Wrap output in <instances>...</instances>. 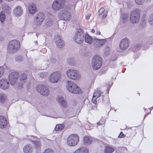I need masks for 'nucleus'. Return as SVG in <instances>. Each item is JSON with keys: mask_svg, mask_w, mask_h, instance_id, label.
Here are the masks:
<instances>
[{"mask_svg": "<svg viewBox=\"0 0 153 153\" xmlns=\"http://www.w3.org/2000/svg\"><path fill=\"white\" fill-rule=\"evenodd\" d=\"M2 0H0V3H1L2 2Z\"/></svg>", "mask_w": 153, "mask_h": 153, "instance_id": "680f3d73", "label": "nucleus"}, {"mask_svg": "<svg viewBox=\"0 0 153 153\" xmlns=\"http://www.w3.org/2000/svg\"><path fill=\"white\" fill-rule=\"evenodd\" d=\"M96 34H99V35H100V31H98V32H97V33H96Z\"/></svg>", "mask_w": 153, "mask_h": 153, "instance_id": "052dcab7", "label": "nucleus"}, {"mask_svg": "<svg viewBox=\"0 0 153 153\" xmlns=\"http://www.w3.org/2000/svg\"><path fill=\"white\" fill-rule=\"evenodd\" d=\"M104 100V97H103L102 98V102H105V101Z\"/></svg>", "mask_w": 153, "mask_h": 153, "instance_id": "4d7b16f0", "label": "nucleus"}, {"mask_svg": "<svg viewBox=\"0 0 153 153\" xmlns=\"http://www.w3.org/2000/svg\"><path fill=\"white\" fill-rule=\"evenodd\" d=\"M36 88L37 91L43 95L47 96L49 93L48 88L42 84L37 85Z\"/></svg>", "mask_w": 153, "mask_h": 153, "instance_id": "6e6552de", "label": "nucleus"}, {"mask_svg": "<svg viewBox=\"0 0 153 153\" xmlns=\"http://www.w3.org/2000/svg\"><path fill=\"white\" fill-rule=\"evenodd\" d=\"M13 12L15 16H20L23 13L22 7L20 6H17L14 9Z\"/></svg>", "mask_w": 153, "mask_h": 153, "instance_id": "dca6fc26", "label": "nucleus"}, {"mask_svg": "<svg viewBox=\"0 0 153 153\" xmlns=\"http://www.w3.org/2000/svg\"><path fill=\"white\" fill-rule=\"evenodd\" d=\"M29 12L33 14L37 10L36 5L34 3H32L30 6L28 8Z\"/></svg>", "mask_w": 153, "mask_h": 153, "instance_id": "5701e85b", "label": "nucleus"}, {"mask_svg": "<svg viewBox=\"0 0 153 153\" xmlns=\"http://www.w3.org/2000/svg\"><path fill=\"white\" fill-rule=\"evenodd\" d=\"M90 14H89V15L88 16H86L85 17H86V19L87 20H88L89 19V18H90Z\"/></svg>", "mask_w": 153, "mask_h": 153, "instance_id": "6e6d98bb", "label": "nucleus"}, {"mask_svg": "<svg viewBox=\"0 0 153 153\" xmlns=\"http://www.w3.org/2000/svg\"><path fill=\"white\" fill-rule=\"evenodd\" d=\"M117 59V57L115 55H114L111 58V60L112 61H114Z\"/></svg>", "mask_w": 153, "mask_h": 153, "instance_id": "8fccbe9b", "label": "nucleus"}, {"mask_svg": "<svg viewBox=\"0 0 153 153\" xmlns=\"http://www.w3.org/2000/svg\"><path fill=\"white\" fill-rule=\"evenodd\" d=\"M125 136V135H124L123 134V132L122 131L120 133L118 137L120 138H122L124 137Z\"/></svg>", "mask_w": 153, "mask_h": 153, "instance_id": "3c124183", "label": "nucleus"}, {"mask_svg": "<svg viewBox=\"0 0 153 153\" xmlns=\"http://www.w3.org/2000/svg\"><path fill=\"white\" fill-rule=\"evenodd\" d=\"M35 146L36 149H39L40 148L41 143L40 142L36 141H31Z\"/></svg>", "mask_w": 153, "mask_h": 153, "instance_id": "f704fd0d", "label": "nucleus"}, {"mask_svg": "<svg viewBox=\"0 0 153 153\" xmlns=\"http://www.w3.org/2000/svg\"><path fill=\"white\" fill-rule=\"evenodd\" d=\"M7 97L6 95L4 94H0V102L2 103H4L5 102Z\"/></svg>", "mask_w": 153, "mask_h": 153, "instance_id": "2f4dec72", "label": "nucleus"}, {"mask_svg": "<svg viewBox=\"0 0 153 153\" xmlns=\"http://www.w3.org/2000/svg\"><path fill=\"white\" fill-rule=\"evenodd\" d=\"M102 58L98 55H96L93 57L91 65L92 68L95 70L100 68L102 65Z\"/></svg>", "mask_w": 153, "mask_h": 153, "instance_id": "f03ea898", "label": "nucleus"}, {"mask_svg": "<svg viewBox=\"0 0 153 153\" xmlns=\"http://www.w3.org/2000/svg\"><path fill=\"white\" fill-rule=\"evenodd\" d=\"M107 50L106 51V50L105 49L104 50L105 54L106 56L108 55L109 53V50L108 48H107Z\"/></svg>", "mask_w": 153, "mask_h": 153, "instance_id": "603ef678", "label": "nucleus"}, {"mask_svg": "<svg viewBox=\"0 0 153 153\" xmlns=\"http://www.w3.org/2000/svg\"><path fill=\"white\" fill-rule=\"evenodd\" d=\"M79 140V137L77 134H71L68 137L67 143L70 146H74L77 144Z\"/></svg>", "mask_w": 153, "mask_h": 153, "instance_id": "7ed1b4c3", "label": "nucleus"}, {"mask_svg": "<svg viewBox=\"0 0 153 153\" xmlns=\"http://www.w3.org/2000/svg\"><path fill=\"white\" fill-rule=\"evenodd\" d=\"M7 124L6 117L3 116H0V128L3 129L5 128Z\"/></svg>", "mask_w": 153, "mask_h": 153, "instance_id": "2eb2a0df", "label": "nucleus"}, {"mask_svg": "<svg viewBox=\"0 0 153 153\" xmlns=\"http://www.w3.org/2000/svg\"><path fill=\"white\" fill-rule=\"evenodd\" d=\"M134 12H131L130 18L131 22L133 24L137 23L138 22L140 17L139 15H137V16H134V14H133L134 13H133Z\"/></svg>", "mask_w": 153, "mask_h": 153, "instance_id": "f3484780", "label": "nucleus"}, {"mask_svg": "<svg viewBox=\"0 0 153 153\" xmlns=\"http://www.w3.org/2000/svg\"><path fill=\"white\" fill-rule=\"evenodd\" d=\"M19 75V73L17 72H12L10 74L8 79L9 82L11 85L17 84Z\"/></svg>", "mask_w": 153, "mask_h": 153, "instance_id": "423d86ee", "label": "nucleus"}, {"mask_svg": "<svg viewBox=\"0 0 153 153\" xmlns=\"http://www.w3.org/2000/svg\"><path fill=\"white\" fill-rule=\"evenodd\" d=\"M55 21L51 18H48L45 21V25L47 27H51L53 25Z\"/></svg>", "mask_w": 153, "mask_h": 153, "instance_id": "a211bd4d", "label": "nucleus"}, {"mask_svg": "<svg viewBox=\"0 0 153 153\" xmlns=\"http://www.w3.org/2000/svg\"><path fill=\"white\" fill-rule=\"evenodd\" d=\"M56 44L59 48H61L62 47H64L65 45L62 40H61V41L56 42Z\"/></svg>", "mask_w": 153, "mask_h": 153, "instance_id": "4c0bfd02", "label": "nucleus"}, {"mask_svg": "<svg viewBox=\"0 0 153 153\" xmlns=\"http://www.w3.org/2000/svg\"><path fill=\"white\" fill-rule=\"evenodd\" d=\"M94 46L97 47H100L103 45L106 41L105 39H99L94 38L93 40Z\"/></svg>", "mask_w": 153, "mask_h": 153, "instance_id": "ddd939ff", "label": "nucleus"}, {"mask_svg": "<svg viewBox=\"0 0 153 153\" xmlns=\"http://www.w3.org/2000/svg\"><path fill=\"white\" fill-rule=\"evenodd\" d=\"M143 0H135L136 3L138 4H141L143 2Z\"/></svg>", "mask_w": 153, "mask_h": 153, "instance_id": "09e8293b", "label": "nucleus"}, {"mask_svg": "<svg viewBox=\"0 0 153 153\" xmlns=\"http://www.w3.org/2000/svg\"><path fill=\"white\" fill-rule=\"evenodd\" d=\"M132 12H134L133 13H134L133 14H134V16H137V15H138L137 14H138L139 16H140V12L139 9H136L135 10H134L132 11Z\"/></svg>", "mask_w": 153, "mask_h": 153, "instance_id": "79ce46f5", "label": "nucleus"}, {"mask_svg": "<svg viewBox=\"0 0 153 153\" xmlns=\"http://www.w3.org/2000/svg\"><path fill=\"white\" fill-rule=\"evenodd\" d=\"M74 41L79 44L83 42L84 39V35L82 29H78L77 33L74 36Z\"/></svg>", "mask_w": 153, "mask_h": 153, "instance_id": "20e7f679", "label": "nucleus"}, {"mask_svg": "<svg viewBox=\"0 0 153 153\" xmlns=\"http://www.w3.org/2000/svg\"><path fill=\"white\" fill-rule=\"evenodd\" d=\"M21 78L19 79L20 84H19V85H22L23 83L24 82V80H25L27 78V75L24 73H23L21 74Z\"/></svg>", "mask_w": 153, "mask_h": 153, "instance_id": "cd10ccee", "label": "nucleus"}, {"mask_svg": "<svg viewBox=\"0 0 153 153\" xmlns=\"http://www.w3.org/2000/svg\"><path fill=\"white\" fill-rule=\"evenodd\" d=\"M20 44L17 40H11L9 43L7 47L8 52L10 54L16 53L20 48Z\"/></svg>", "mask_w": 153, "mask_h": 153, "instance_id": "f257e3e1", "label": "nucleus"}, {"mask_svg": "<svg viewBox=\"0 0 153 153\" xmlns=\"http://www.w3.org/2000/svg\"><path fill=\"white\" fill-rule=\"evenodd\" d=\"M4 13H6L7 14H9L11 13V9L10 7L8 6L4 10Z\"/></svg>", "mask_w": 153, "mask_h": 153, "instance_id": "c03bdc74", "label": "nucleus"}, {"mask_svg": "<svg viewBox=\"0 0 153 153\" xmlns=\"http://www.w3.org/2000/svg\"><path fill=\"white\" fill-rule=\"evenodd\" d=\"M95 93H94L93 96V97L92 99V101L96 105L97 104V99L99 97L101 96L100 94H98L97 95H95Z\"/></svg>", "mask_w": 153, "mask_h": 153, "instance_id": "473e14b6", "label": "nucleus"}, {"mask_svg": "<svg viewBox=\"0 0 153 153\" xmlns=\"http://www.w3.org/2000/svg\"><path fill=\"white\" fill-rule=\"evenodd\" d=\"M85 41V42L91 44L92 43V41L93 38L91 36H90L88 33L85 34L84 37Z\"/></svg>", "mask_w": 153, "mask_h": 153, "instance_id": "bb28decb", "label": "nucleus"}, {"mask_svg": "<svg viewBox=\"0 0 153 153\" xmlns=\"http://www.w3.org/2000/svg\"><path fill=\"white\" fill-rule=\"evenodd\" d=\"M148 22L150 25H153V13L149 16L148 19Z\"/></svg>", "mask_w": 153, "mask_h": 153, "instance_id": "a19ab883", "label": "nucleus"}, {"mask_svg": "<svg viewBox=\"0 0 153 153\" xmlns=\"http://www.w3.org/2000/svg\"><path fill=\"white\" fill-rule=\"evenodd\" d=\"M33 137L34 138H37V137H35V136H33Z\"/></svg>", "mask_w": 153, "mask_h": 153, "instance_id": "e2e57ef3", "label": "nucleus"}, {"mask_svg": "<svg viewBox=\"0 0 153 153\" xmlns=\"http://www.w3.org/2000/svg\"><path fill=\"white\" fill-rule=\"evenodd\" d=\"M67 74L69 78L73 80H77L80 78V76L79 71L72 69L68 70Z\"/></svg>", "mask_w": 153, "mask_h": 153, "instance_id": "39448f33", "label": "nucleus"}, {"mask_svg": "<svg viewBox=\"0 0 153 153\" xmlns=\"http://www.w3.org/2000/svg\"><path fill=\"white\" fill-rule=\"evenodd\" d=\"M97 124L98 125H102V124H101V123H100L99 122H97Z\"/></svg>", "mask_w": 153, "mask_h": 153, "instance_id": "13d9d810", "label": "nucleus"}, {"mask_svg": "<svg viewBox=\"0 0 153 153\" xmlns=\"http://www.w3.org/2000/svg\"><path fill=\"white\" fill-rule=\"evenodd\" d=\"M15 60L17 62H20L23 60V58L21 55H17L15 57Z\"/></svg>", "mask_w": 153, "mask_h": 153, "instance_id": "e433bc0d", "label": "nucleus"}, {"mask_svg": "<svg viewBox=\"0 0 153 153\" xmlns=\"http://www.w3.org/2000/svg\"><path fill=\"white\" fill-rule=\"evenodd\" d=\"M91 32L93 33H94L95 32V30L94 29H92L91 30Z\"/></svg>", "mask_w": 153, "mask_h": 153, "instance_id": "bf43d9fd", "label": "nucleus"}, {"mask_svg": "<svg viewBox=\"0 0 153 153\" xmlns=\"http://www.w3.org/2000/svg\"><path fill=\"white\" fill-rule=\"evenodd\" d=\"M64 126L63 124H59L56 125L55 128V130L56 131L62 130L64 129Z\"/></svg>", "mask_w": 153, "mask_h": 153, "instance_id": "7c9ffc66", "label": "nucleus"}, {"mask_svg": "<svg viewBox=\"0 0 153 153\" xmlns=\"http://www.w3.org/2000/svg\"><path fill=\"white\" fill-rule=\"evenodd\" d=\"M45 18L44 15L42 13H39L34 17V22L37 25H41L43 22Z\"/></svg>", "mask_w": 153, "mask_h": 153, "instance_id": "9b49d317", "label": "nucleus"}, {"mask_svg": "<svg viewBox=\"0 0 153 153\" xmlns=\"http://www.w3.org/2000/svg\"><path fill=\"white\" fill-rule=\"evenodd\" d=\"M68 62L70 65L74 66L76 64L75 61L74 57H69L68 59Z\"/></svg>", "mask_w": 153, "mask_h": 153, "instance_id": "c85d7f7f", "label": "nucleus"}, {"mask_svg": "<svg viewBox=\"0 0 153 153\" xmlns=\"http://www.w3.org/2000/svg\"><path fill=\"white\" fill-rule=\"evenodd\" d=\"M36 36H37V37H38V35L37 34H36Z\"/></svg>", "mask_w": 153, "mask_h": 153, "instance_id": "0e129e2a", "label": "nucleus"}, {"mask_svg": "<svg viewBox=\"0 0 153 153\" xmlns=\"http://www.w3.org/2000/svg\"><path fill=\"white\" fill-rule=\"evenodd\" d=\"M51 60L52 63H54L56 62L57 60L55 58L53 57L51 59Z\"/></svg>", "mask_w": 153, "mask_h": 153, "instance_id": "864d4df0", "label": "nucleus"}, {"mask_svg": "<svg viewBox=\"0 0 153 153\" xmlns=\"http://www.w3.org/2000/svg\"><path fill=\"white\" fill-rule=\"evenodd\" d=\"M4 72V69L2 67H0V78L2 76Z\"/></svg>", "mask_w": 153, "mask_h": 153, "instance_id": "de8ad7c7", "label": "nucleus"}, {"mask_svg": "<svg viewBox=\"0 0 153 153\" xmlns=\"http://www.w3.org/2000/svg\"><path fill=\"white\" fill-rule=\"evenodd\" d=\"M129 41L128 39L124 38L120 42V47L121 49L122 50H126L129 45Z\"/></svg>", "mask_w": 153, "mask_h": 153, "instance_id": "f8f14e48", "label": "nucleus"}, {"mask_svg": "<svg viewBox=\"0 0 153 153\" xmlns=\"http://www.w3.org/2000/svg\"><path fill=\"white\" fill-rule=\"evenodd\" d=\"M105 9L104 8H101L98 11V14L99 15L102 14L105 11Z\"/></svg>", "mask_w": 153, "mask_h": 153, "instance_id": "49530a36", "label": "nucleus"}, {"mask_svg": "<svg viewBox=\"0 0 153 153\" xmlns=\"http://www.w3.org/2000/svg\"><path fill=\"white\" fill-rule=\"evenodd\" d=\"M74 88H73V89L71 90L72 91L70 92L72 94H79L80 92L81 89H80L79 87L76 84V86H75Z\"/></svg>", "mask_w": 153, "mask_h": 153, "instance_id": "a878e982", "label": "nucleus"}, {"mask_svg": "<svg viewBox=\"0 0 153 153\" xmlns=\"http://www.w3.org/2000/svg\"><path fill=\"white\" fill-rule=\"evenodd\" d=\"M141 45L140 44H138L136 45H133L132 47V49L133 52L139 50L141 47Z\"/></svg>", "mask_w": 153, "mask_h": 153, "instance_id": "72a5a7b5", "label": "nucleus"}, {"mask_svg": "<svg viewBox=\"0 0 153 153\" xmlns=\"http://www.w3.org/2000/svg\"><path fill=\"white\" fill-rule=\"evenodd\" d=\"M6 17L3 11L0 13V20L1 22H3L5 19Z\"/></svg>", "mask_w": 153, "mask_h": 153, "instance_id": "c9c22d12", "label": "nucleus"}, {"mask_svg": "<svg viewBox=\"0 0 153 153\" xmlns=\"http://www.w3.org/2000/svg\"><path fill=\"white\" fill-rule=\"evenodd\" d=\"M76 86V84L72 81H68L66 83V87L68 90L70 92L72 91V90Z\"/></svg>", "mask_w": 153, "mask_h": 153, "instance_id": "aec40b11", "label": "nucleus"}, {"mask_svg": "<svg viewBox=\"0 0 153 153\" xmlns=\"http://www.w3.org/2000/svg\"><path fill=\"white\" fill-rule=\"evenodd\" d=\"M76 86V84L72 81H68L66 83V87L68 90L70 92L72 91V90Z\"/></svg>", "mask_w": 153, "mask_h": 153, "instance_id": "412c9836", "label": "nucleus"}, {"mask_svg": "<svg viewBox=\"0 0 153 153\" xmlns=\"http://www.w3.org/2000/svg\"><path fill=\"white\" fill-rule=\"evenodd\" d=\"M58 15L61 19L65 21L69 20L71 17L70 13L66 9L62 10L59 13Z\"/></svg>", "mask_w": 153, "mask_h": 153, "instance_id": "0eeeda50", "label": "nucleus"}, {"mask_svg": "<svg viewBox=\"0 0 153 153\" xmlns=\"http://www.w3.org/2000/svg\"><path fill=\"white\" fill-rule=\"evenodd\" d=\"M58 100L61 106L63 108H65L67 107V103L63 97L62 96L59 97L58 98Z\"/></svg>", "mask_w": 153, "mask_h": 153, "instance_id": "b1692460", "label": "nucleus"}, {"mask_svg": "<svg viewBox=\"0 0 153 153\" xmlns=\"http://www.w3.org/2000/svg\"><path fill=\"white\" fill-rule=\"evenodd\" d=\"M84 143L85 145L88 146L91 144L92 141V139L90 136H85L83 139Z\"/></svg>", "mask_w": 153, "mask_h": 153, "instance_id": "4be33fe9", "label": "nucleus"}, {"mask_svg": "<svg viewBox=\"0 0 153 153\" xmlns=\"http://www.w3.org/2000/svg\"><path fill=\"white\" fill-rule=\"evenodd\" d=\"M88 149L85 147H82L77 149L74 153H88Z\"/></svg>", "mask_w": 153, "mask_h": 153, "instance_id": "393cba45", "label": "nucleus"}, {"mask_svg": "<svg viewBox=\"0 0 153 153\" xmlns=\"http://www.w3.org/2000/svg\"><path fill=\"white\" fill-rule=\"evenodd\" d=\"M128 17V15L127 14L124 13L123 14L122 18V21L123 23L127 22Z\"/></svg>", "mask_w": 153, "mask_h": 153, "instance_id": "ea45409f", "label": "nucleus"}, {"mask_svg": "<svg viewBox=\"0 0 153 153\" xmlns=\"http://www.w3.org/2000/svg\"><path fill=\"white\" fill-rule=\"evenodd\" d=\"M107 16V14H106L104 13L102 16V19H105Z\"/></svg>", "mask_w": 153, "mask_h": 153, "instance_id": "5fc2aeb1", "label": "nucleus"}, {"mask_svg": "<svg viewBox=\"0 0 153 153\" xmlns=\"http://www.w3.org/2000/svg\"><path fill=\"white\" fill-rule=\"evenodd\" d=\"M65 0H55L52 4V8L54 10H58L64 6Z\"/></svg>", "mask_w": 153, "mask_h": 153, "instance_id": "1a4fd4ad", "label": "nucleus"}, {"mask_svg": "<svg viewBox=\"0 0 153 153\" xmlns=\"http://www.w3.org/2000/svg\"><path fill=\"white\" fill-rule=\"evenodd\" d=\"M114 149L112 147L106 146L104 150V153H112L114 151Z\"/></svg>", "mask_w": 153, "mask_h": 153, "instance_id": "c756f323", "label": "nucleus"}, {"mask_svg": "<svg viewBox=\"0 0 153 153\" xmlns=\"http://www.w3.org/2000/svg\"><path fill=\"white\" fill-rule=\"evenodd\" d=\"M61 78V72L59 71H56L54 72L51 75L50 77V80L52 82L56 83Z\"/></svg>", "mask_w": 153, "mask_h": 153, "instance_id": "9d476101", "label": "nucleus"}, {"mask_svg": "<svg viewBox=\"0 0 153 153\" xmlns=\"http://www.w3.org/2000/svg\"><path fill=\"white\" fill-rule=\"evenodd\" d=\"M146 115H145V116H144V118H145V117H146Z\"/></svg>", "mask_w": 153, "mask_h": 153, "instance_id": "69168bd1", "label": "nucleus"}, {"mask_svg": "<svg viewBox=\"0 0 153 153\" xmlns=\"http://www.w3.org/2000/svg\"><path fill=\"white\" fill-rule=\"evenodd\" d=\"M23 151L24 153H32L33 149L31 145H27L24 147Z\"/></svg>", "mask_w": 153, "mask_h": 153, "instance_id": "6ab92c4d", "label": "nucleus"}, {"mask_svg": "<svg viewBox=\"0 0 153 153\" xmlns=\"http://www.w3.org/2000/svg\"><path fill=\"white\" fill-rule=\"evenodd\" d=\"M54 40L55 43H56V42H59L62 40V37L59 34L56 35L54 36Z\"/></svg>", "mask_w": 153, "mask_h": 153, "instance_id": "58836bf2", "label": "nucleus"}, {"mask_svg": "<svg viewBox=\"0 0 153 153\" xmlns=\"http://www.w3.org/2000/svg\"><path fill=\"white\" fill-rule=\"evenodd\" d=\"M43 153H54V151L51 149H46Z\"/></svg>", "mask_w": 153, "mask_h": 153, "instance_id": "37998d69", "label": "nucleus"}, {"mask_svg": "<svg viewBox=\"0 0 153 153\" xmlns=\"http://www.w3.org/2000/svg\"><path fill=\"white\" fill-rule=\"evenodd\" d=\"M47 75V73L46 72L40 73L39 76L42 78H44L46 77Z\"/></svg>", "mask_w": 153, "mask_h": 153, "instance_id": "a18cd8bd", "label": "nucleus"}, {"mask_svg": "<svg viewBox=\"0 0 153 153\" xmlns=\"http://www.w3.org/2000/svg\"><path fill=\"white\" fill-rule=\"evenodd\" d=\"M9 84L7 79L4 78L0 80V87L3 89H5L9 88Z\"/></svg>", "mask_w": 153, "mask_h": 153, "instance_id": "4468645a", "label": "nucleus"}]
</instances>
